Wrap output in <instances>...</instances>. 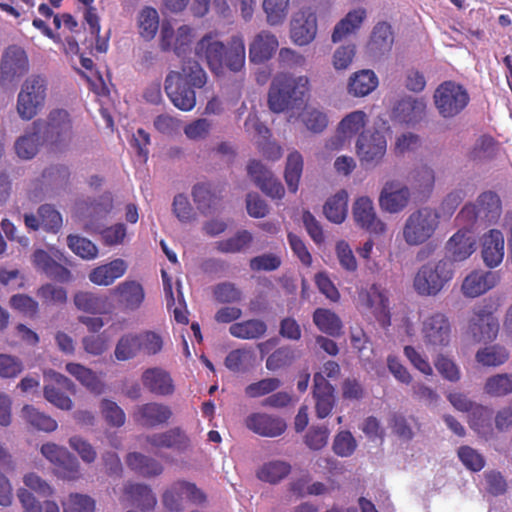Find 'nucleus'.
<instances>
[{
	"label": "nucleus",
	"instance_id": "f257e3e1",
	"mask_svg": "<svg viewBox=\"0 0 512 512\" xmlns=\"http://www.w3.org/2000/svg\"><path fill=\"white\" fill-rule=\"evenodd\" d=\"M195 52L197 56L205 58L210 70L217 75L224 68L239 72L245 65L246 49L240 34L233 35L227 46L215 40L211 33L206 34L197 42Z\"/></svg>",
	"mask_w": 512,
	"mask_h": 512
},
{
	"label": "nucleus",
	"instance_id": "f03ea898",
	"mask_svg": "<svg viewBox=\"0 0 512 512\" xmlns=\"http://www.w3.org/2000/svg\"><path fill=\"white\" fill-rule=\"evenodd\" d=\"M207 81L206 73L195 60L183 63L181 72L170 71L165 79V92L175 107L190 111L196 105L195 88H202Z\"/></svg>",
	"mask_w": 512,
	"mask_h": 512
},
{
	"label": "nucleus",
	"instance_id": "7ed1b4c3",
	"mask_svg": "<svg viewBox=\"0 0 512 512\" xmlns=\"http://www.w3.org/2000/svg\"><path fill=\"white\" fill-rule=\"evenodd\" d=\"M309 91L310 81L307 76L279 73L271 82L268 106L275 113H281L288 109H299L305 104Z\"/></svg>",
	"mask_w": 512,
	"mask_h": 512
},
{
	"label": "nucleus",
	"instance_id": "20e7f679",
	"mask_svg": "<svg viewBox=\"0 0 512 512\" xmlns=\"http://www.w3.org/2000/svg\"><path fill=\"white\" fill-rule=\"evenodd\" d=\"M452 262L442 259L423 264L413 278V288L422 297H435L453 279Z\"/></svg>",
	"mask_w": 512,
	"mask_h": 512
},
{
	"label": "nucleus",
	"instance_id": "39448f33",
	"mask_svg": "<svg viewBox=\"0 0 512 512\" xmlns=\"http://www.w3.org/2000/svg\"><path fill=\"white\" fill-rule=\"evenodd\" d=\"M42 143L51 151H62L73 139V126L69 113L64 109L52 110L45 122L41 121Z\"/></svg>",
	"mask_w": 512,
	"mask_h": 512
},
{
	"label": "nucleus",
	"instance_id": "423d86ee",
	"mask_svg": "<svg viewBox=\"0 0 512 512\" xmlns=\"http://www.w3.org/2000/svg\"><path fill=\"white\" fill-rule=\"evenodd\" d=\"M439 226V214L428 207L412 212L406 219L402 235L409 246H420L427 242Z\"/></svg>",
	"mask_w": 512,
	"mask_h": 512
},
{
	"label": "nucleus",
	"instance_id": "0eeeda50",
	"mask_svg": "<svg viewBox=\"0 0 512 512\" xmlns=\"http://www.w3.org/2000/svg\"><path fill=\"white\" fill-rule=\"evenodd\" d=\"M47 81L40 75L29 76L22 84L17 98V112L21 119H33L44 107Z\"/></svg>",
	"mask_w": 512,
	"mask_h": 512
},
{
	"label": "nucleus",
	"instance_id": "6e6552de",
	"mask_svg": "<svg viewBox=\"0 0 512 512\" xmlns=\"http://www.w3.org/2000/svg\"><path fill=\"white\" fill-rule=\"evenodd\" d=\"M434 102L443 118H453L467 107L470 96L461 84L445 81L436 88Z\"/></svg>",
	"mask_w": 512,
	"mask_h": 512
},
{
	"label": "nucleus",
	"instance_id": "1a4fd4ad",
	"mask_svg": "<svg viewBox=\"0 0 512 512\" xmlns=\"http://www.w3.org/2000/svg\"><path fill=\"white\" fill-rule=\"evenodd\" d=\"M420 333L427 347L442 349L450 345L452 323L447 314L436 311L424 317Z\"/></svg>",
	"mask_w": 512,
	"mask_h": 512
},
{
	"label": "nucleus",
	"instance_id": "9d476101",
	"mask_svg": "<svg viewBox=\"0 0 512 512\" xmlns=\"http://www.w3.org/2000/svg\"><path fill=\"white\" fill-rule=\"evenodd\" d=\"M387 150V141L383 132L374 129L364 130L358 136L356 153L362 164H378Z\"/></svg>",
	"mask_w": 512,
	"mask_h": 512
},
{
	"label": "nucleus",
	"instance_id": "9b49d317",
	"mask_svg": "<svg viewBox=\"0 0 512 512\" xmlns=\"http://www.w3.org/2000/svg\"><path fill=\"white\" fill-rule=\"evenodd\" d=\"M42 455L56 468L63 478L74 480L80 475V464L66 448L55 443H45L41 447Z\"/></svg>",
	"mask_w": 512,
	"mask_h": 512
},
{
	"label": "nucleus",
	"instance_id": "f8f14e48",
	"mask_svg": "<svg viewBox=\"0 0 512 512\" xmlns=\"http://www.w3.org/2000/svg\"><path fill=\"white\" fill-rule=\"evenodd\" d=\"M353 218L358 227L373 235H383L386 224L377 216L372 200L367 196L356 199L352 210Z\"/></svg>",
	"mask_w": 512,
	"mask_h": 512
},
{
	"label": "nucleus",
	"instance_id": "ddd939ff",
	"mask_svg": "<svg viewBox=\"0 0 512 512\" xmlns=\"http://www.w3.org/2000/svg\"><path fill=\"white\" fill-rule=\"evenodd\" d=\"M498 331V320L487 307H479L474 310L469 321V333L474 342H492L496 339Z\"/></svg>",
	"mask_w": 512,
	"mask_h": 512
},
{
	"label": "nucleus",
	"instance_id": "4468645a",
	"mask_svg": "<svg viewBox=\"0 0 512 512\" xmlns=\"http://www.w3.org/2000/svg\"><path fill=\"white\" fill-rule=\"evenodd\" d=\"M291 39L299 46L311 43L317 34V16L311 8H303L297 12L290 29Z\"/></svg>",
	"mask_w": 512,
	"mask_h": 512
},
{
	"label": "nucleus",
	"instance_id": "2eb2a0df",
	"mask_svg": "<svg viewBox=\"0 0 512 512\" xmlns=\"http://www.w3.org/2000/svg\"><path fill=\"white\" fill-rule=\"evenodd\" d=\"M29 70V61L25 50L17 45H11L3 53L0 73L5 81H13L22 77Z\"/></svg>",
	"mask_w": 512,
	"mask_h": 512
},
{
	"label": "nucleus",
	"instance_id": "dca6fc26",
	"mask_svg": "<svg viewBox=\"0 0 512 512\" xmlns=\"http://www.w3.org/2000/svg\"><path fill=\"white\" fill-rule=\"evenodd\" d=\"M171 416L172 411L167 405L149 402L137 406L133 419L143 427L154 428L167 423Z\"/></svg>",
	"mask_w": 512,
	"mask_h": 512
},
{
	"label": "nucleus",
	"instance_id": "f3484780",
	"mask_svg": "<svg viewBox=\"0 0 512 512\" xmlns=\"http://www.w3.org/2000/svg\"><path fill=\"white\" fill-rule=\"evenodd\" d=\"M504 236L498 229H491L481 238V256L489 268L498 267L504 258Z\"/></svg>",
	"mask_w": 512,
	"mask_h": 512
},
{
	"label": "nucleus",
	"instance_id": "a211bd4d",
	"mask_svg": "<svg viewBox=\"0 0 512 512\" xmlns=\"http://www.w3.org/2000/svg\"><path fill=\"white\" fill-rule=\"evenodd\" d=\"M112 294L119 307L130 311L140 308L145 299L143 286L135 280L121 282L113 289Z\"/></svg>",
	"mask_w": 512,
	"mask_h": 512
},
{
	"label": "nucleus",
	"instance_id": "6ab92c4d",
	"mask_svg": "<svg viewBox=\"0 0 512 512\" xmlns=\"http://www.w3.org/2000/svg\"><path fill=\"white\" fill-rule=\"evenodd\" d=\"M409 200V189L395 181H390L384 185L381 191L379 205L384 211L398 213L408 205Z\"/></svg>",
	"mask_w": 512,
	"mask_h": 512
},
{
	"label": "nucleus",
	"instance_id": "aec40b11",
	"mask_svg": "<svg viewBox=\"0 0 512 512\" xmlns=\"http://www.w3.org/2000/svg\"><path fill=\"white\" fill-rule=\"evenodd\" d=\"M313 381L316 415L323 419L331 413L335 406L334 387L321 373H315Z\"/></svg>",
	"mask_w": 512,
	"mask_h": 512
},
{
	"label": "nucleus",
	"instance_id": "412c9836",
	"mask_svg": "<svg viewBox=\"0 0 512 512\" xmlns=\"http://www.w3.org/2000/svg\"><path fill=\"white\" fill-rule=\"evenodd\" d=\"M246 427L264 437H277L286 430V423L280 417L266 413H253L245 420Z\"/></svg>",
	"mask_w": 512,
	"mask_h": 512
},
{
	"label": "nucleus",
	"instance_id": "4be33fe9",
	"mask_svg": "<svg viewBox=\"0 0 512 512\" xmlns=\"http://www.w3.org/2000/svg\"><path fill=\"white\" fill-rule=\"evenodd\" d=\"M498 282L499 276L495 272L472 271L464 278L461 291L466 297L475 298L495 287Z\"/></svg>",
	"mask_w": 512,
	"mask_h": 512
},
{
	"label": "nucleus",
	"instance_id": "5701e85b",
	"mask_svg": "<svg viewBox=\"0 0 512 512\" xmlns=\"http://www.w3.org/2000/svg\"><path fill=\"white\" fill-rule=\"evenodd\" d=\"M278 46L277 37L270 31L262 30L249 44V59L252 63L262 64L272 58Z\"/></svg>",
	"mask_w": 512,
	"mask_h": 512
},
{
	"label": "nucleus",
	"instance_id": "b1692460",
	"mask_svg": "<svg viewBox=\"0 0 512 512\" xmlns=\"http://www.w3.org/2000/svg\"><path fill=\"white\" fill-rule=\"evenodd\" d=\"M143 386L157 396H169L174 393L175 386L171 375L159 367L146 369L141 376Z\"/></svg>",
	"mask_w": 512,
	"mask_h": 512
},
{
	"label": "nucleus",
	"instance_id": "393cba45",
	"mask_svg": "<svg viewBox=\"0 0 512 512\" xmlns=\"http://www.w3.org/2000/svg\"><path fill=\"white\" fill-rule=\"evenodd\" d=\"M55 384H48L44 387L45 399L61 410H71L73 402L68 395H66L62 388L74 392L73 382L66 376L55 373Z\"/></svg>",
	"mask_w": 512,
	"mask_h": 512
},
{
	"label": "nucleus",
	"instance_id": "a878e982",
	"mask_svg": "<svg viewBox=\"0 0 512 512\" xmlns=\"http://www.w3.org/2000/svg\"><path fill=\"white\" fill-rule=\"evenodd\" d=\"M32 258L34 266L45 273L47 277L61 283H67L72 279L71 272L56 262L45 250L34 251Z\"/></svg>",
	"mask_w": 512,
	"mask_h": 512
},
{
	"label": "nucleus",
	"instance_id": "bb28decb",
	"mask_svg": "<svg viewBox=\"0 0 512 512\" xmlns=\"http://www.w3.org/2000/svg\"><path fill=\"white\" fill-rule=\"evenodd\" d=\"M128 265L121 258L94 268L89 274V280L99 286H109L121 278L127 271Z\"/></svg>",
	"mask_w": 512,
	"mask_h": 512
},
{
	"label": "nucleus",
	"instance_id": "cd10ccee",
	"mask_svg": "<svg viewBox=\"0 0 512 512\" xmlns=\"http://www.w3.org/2000/svg\"><path fill=\"white\" fill-rule=\"evenodd\" d=\"M125 500L142 511L154 509L157 500L151 488L145 484L129 483L124 487Z\"/></svg>",
	"mask_w": 512,
	"mask_h": 512
},
{
	"label": "nucleus",
	"instance_id": "c85d7f7f",
	"mask_svg": "<svg viewBox=\"0 0 512 512\" xmlns=\"http://www.w3.org/2000/svg\"><path fill=\"white\" fill-rule=\"evenodd\" d=\"M394 43V34L392 27L387 22H378L370 36L368 42L369 51L378 56L390 52Z\"/></svg>",
	"mask_w": 512,
	"mask_h": 512
},
{
	"label": "nucleus",
	"instance_id": "c756f323",
	"mask_svg": "<svg viewBox=\"0 0 512 512\" xmlns=\"http://www.w3.org/2000/svg\"><path fill=\"white\" fill-rule=\"evenodd\" d=\"M480 220L488 224L495 223L502 213L501 199L496 192L484 191L476 201Z\"/></svg>",
	"mask_w": 512,
	"mask_h": 512
},
{
	"label": "nucleus",
	"instance_id": "7c9ffc66",
	"mask_svg": "<svg viewBox=\"0 0 512 512\" xmlns=\"http://www.w3.org/2000/svg\"><path fill=\"white\" fill-rule=\"evenodd\" d=\"M148 444L155 448L182 450L188 446L189 439L178 427L162 433H155L146 437Z\"/></svg>",
	"mask_w": 512,
	"mask_h": 512
},
{
	"label": "nucleus",
	"instance_id": "2f4dec72",
	"mask_svg": "<svg viewBox=\"0 0 512 512\" xmlns=\"http://www.w3.org/2000/svg\"><path fill=\"white\" fill-rule=\"evenodd\" d=\"M426 104L412 97L401 99L394 108L395 118L402 123L414 124L425 115Z\"/></svg>",
	"mask_w": 512,
	"mask_h": 512
},
{
	"label": "nucleus",
	"instance_id": "473e14b6",
	"mask_svg": "<svg viewBox=\"0 0 512 512\" xmlns=\"http://www.w3.org/2000/svg\"><path fill=\"white\" fill-rule=\"evenodd\" d=\"M125 462L129 469L143 477H155L163 472L159 461L139 452L128 453Z\"/></svg>",
	"mask_w": 512,
	"mask_h": 512
},
{
	"label": "nucleus",
	"instance_id": "72a5a7b5",
	"mask_svg": "<svg viewBox=\"0 0 512 512\" xmlns=\"http://www.w3.org/2000/svg\"><path fill=\"white\" fill-rule=\"evenodd\" d=\"M378 86V77L374 71L363 69L353 73L349 78L348 92L355 97H364Z\"/></svg>",
	"mask_w": 512,
	"mask_h": 512
},
{
	"label": "nucleus",
	"instance_id": "f704fd0d",
	"mask_svg": "<svg viewBox=\"0 0 512 512\" xmlns=\"http://www.w3.org/2000/svg\"><path fill=\"white\" fill-rule=\"evenodd\" d=\"M365 18L366 10L364 8L349 11L346 16L335 25L331 36L332 42H340L346 36L356 32L361 27Z\"/></svg>",
	"mask_w": 512,
	"mask_h": 512
},
{
	"label": "nucleus",
	"instance_id": "c9c22d12",
	"mask_svg": "<svg viewBox=\"0 0 512 512\" xmlns=\"http://www.w3.org/2000/svg\"><path fill=\"white\" fill-rule=\"evenodd\" d=\"M474 240L468 231H457L447 242L446 249L453 261H463L474 252Z\"/></svg>",
	"mask_w": 512,
	"mask_h": 512
},
{
	"label": "nucleus",
	"instance_id": "e433bc0d",
	"mask_svg": "<svg viewBox=\"0 0 512 512\" xmlns=\"http://www.w3.org/2000/svg\"><path fill=\"white\" fill-rule=\"evenodd\" d=\"M313 323L323 333L339 337L342 334L343 324L340 317L330 309L317 308L313 312Z\"/></svg>",
	"mask_w": 512,
	"mask_h": 512
},
{
	"label": "nucleus",
	"instance_id": "4c0bfd02",
	"mask_svg": "<svg viewBox=\"0 0 512 512\" xmlns=\"http://www.w3.org/2000/svg\"><path fill=\"white\" fill-rule=\"evenodd\" d=\"M21 414L25 422L38 431L50 433L55 431L58 427L55 419L39 411L32 405H24Z\"/></svg>",
	"mask_w": 512,
	"mask_h": 512
},
{
	"label": "nucleus",
	"instance_id": "58836bf2",
	"mask_svg": "<svg viewBox=\"0 0 512 512\" xmlns=\"http://www.w3.org/2000/svg\"><path fill=\"white\" fill-rule=\"evenodd\" d=\"M267 331V325L260 319H249L237 322L229 327L230 334L239 339H259Z\"/></svg>",
	"mask_w": 512,
	"mask_h": 512
},
{
	"label": "nucleus",
	"instance_id": "ea45409f",
	"mask_svg": "<svg viewBox=\"0 0 512 512\" xmlns=\"http://www.w3.org/2000/svg\"><path fill=\"white\" fill-rule=\"evenodd\" d=\"M33 125L37 130L31 134L20 137L15 143V150L20 158H33L37 154L39 146L43 144L40 128L41 120L35 121Z\"/></svg>",
	"mask_w": 512,
	"mask_h": 512
},
{
	"label": "nucleus",
	"instance_id": "a19ab883",
	"mask_svg": "<svg viewBox=\"0 0 512 512\" xmlns=\"http://www.w3.org/2000/svg\"><path fill=\"white\" fill-rule=\"evenodd\" d=\"M253 242V236L248 230H239L230 238L217 241L215 248L225 254L244 252Z\"/></svg>",
	"mask_w": 512,
	"mask_h": 512
},
{
	"label": "nucleus",
	"instance_id": "79ce46f5",
	"mask_svg": "<svg viewBox=\"0 0 512 512\" xmlns=\"http://www.w3.org/2000/svg\"><path fill=\"white\" fill-rule=\"evenodd\" d=\"M509 351L501 345L486 346L476 352V361L485 367H498L509 359Z\"/></svg>",
	"mask_w": 512,
	"mask_h": 512
},
{
	"label": "nucleus",
	"instance_id": "37998d69",
	"mask_svg": "<svg viewBox=\"0 0 512 512\" xmlns=\"http://www.w3.org/2000/svg\"><path fill=\"white\" fill-rule=\"evenodd\" d=\"M66 370L90 391L97 394L102 392L103 384L91 369L78 363H68Z\"/></svg>",
	"mask_w": 512,
	"mask_h": 512
},
{
	"label": "nucleus",
	"instance_id": "c03bdc74",
	"mask_svg": "<svg viewBox=\"0 0 512 512\" xmlns=\"http://www.w3.org/2000/svg\"><path fill=\"white\" fill-rule=\"evenodd\" d=\"M303 171V158L298 151L291 152L287 157L285 167V181L290 192L295 193L298 190V184Z\"/></svg>",
	"mask_w": 512,
	"mask_h": 512
},
{
	"label": "nucleus",
	"instance_id": "a18cd8bd",
	"mask_svg": "<svg viewBox=\"0 0 512 512\" xmlns=\"http://www.w3.org/2000/svg\"><path fill=\"white\" fill-rule=\"evenodd\" d=\"M367 121V115L360 110L353 111L346 115L338 126V133L341 141L351 138L364 128Z\"/></svg>",
	"mask_w": 512,
	"mask_h": 512
},
{
	"label": "nucleus",
	"instance_id": "49530a36",
	"mask_svg": "<svg viewBox=\"0 0 512 512\" xmlns=\"http://www.w3.org/2000/svg\"><path fill=\"white\" fill-rule=\"evenodd\" d=\"M140 352V343L137 333H127L118 340L114 355L119 361L135 358Z\"/></svg>",
	"mask_w": 512,
	"mask_h": 512
},
{
	"label": "nucleus",
	"instance_id": "de8ad7c7",
	"mask_svg": "<svg viewBox=\"0 0 512 512\" xmlns=\"http://www.w3.org/2000/svg\"><path fill=\"white\" fill-rule=\"evenodd\" d=\"M291 471V466L285 461H270L265 463L257 472V477L272 484L284 479Z\"/></svg>",
	"mask_w": 512,
	"mask_h": 512
},
{
	"label": "nucleus",
	"instance_id": "09e8293b",
	"mask_svg": "<svg viewBox=\"0 0 512 512\" xmlns=\"http://www.w3.org/2000/svg\"><path fill=\"white\" fill-rule=\"evenodd\" d=\"M324 214L333 223H342L347 214V194L345 191L329 198L324 205Z\"/></svg>",
	"mask_w": 512,
	"mask_h": 512
},
{
	"label": "nucleus",
	"instance_id": "8fccbe9b",
	"mask_svg": "<svg viewBox=\"0 0 512 512\" xmlns=\"http://www.w3.org/2000/svg\"><path fill=\"white\" fill-rule=\"evenodd\" d=\"M139 33L145 40L150 41L156 35L159 27V15L155 8L145 7L138 16Z\"/></svg>",
	"mask_w": 512,
	"mask_h": 512
},
{
	"label": "nucleus",
	"instance_id": "3c124183",
	"mask_svg": "<svg viewBox=\"0 0 512 512\" xmlns=\"http://www.w3.org/2000/svg\"><path fill=\"white\" fill-rule=\"evenodd\" d=\"M297 357V351L291 346L279 347L266 359V368L270 371L287 368L293 364Z\"/></svg>",
	"mask_w": 512,
	"mask_h": 512
},
{
	"label": "nucleus",
	"instance_id": "603ef678",
	"mask_svg": "<svg viewBox=\"0 0 512 512\" xmlns=\"http://www.w3.org/2000/svg\"><path fill=\"white\" fill-rule=\"evenodd\" d=\"M484 392L492 397H502L512 393V374L502 373L487 378Z\"/></svg>",
	"mask_w": 512,
	"mask_h": 512
},
{
	"label": "nucleus",
	"instance_id": "864d4df0",
	"mask_svg": "<svg viewBox=\"0 0 512 512\" xmlns=\"http://www.w3.org/2000/svg\"><path fill=\"white\" fill-rule=\"evenodd\" d=\"M43 305L58 306L67 302V291L61 286L46 283L40 286L36 293Z\"/></svg>",
	"mask_w": 512,
	"mask_h": 512
},
{
	"label": "nucleus",
	"instance_id": "5fc2aeb1",
	"mask_svg": "<svg viewBox=\"0 0 512 512\" xmlns=\"http://www.w3.org/2000/svg\"><path fill=\"white\" fill-rule=\"evenodd\" d=\"M192 197L198 210L207 214L217 201L216 195L212 192L210 184L198 183L192 189Z\"/></svg>",
	"mask_w": 512,
	"mask_h": 512
},
{
	"label": "nucleus",
	"instance_id": "6e6d98bb",
	"mask_svg": "<svg viewBox=\"0 0 512 512\" xmlns=\"http://www.w3.org/2000/svg\"><path fill=\"white\" fill-rule=\"evenodd\" d=\"M67 245L73 253L85 260H93L98 256L97 246L89 239L79 235H69Z\"/></svg>",
	"mask_w": 512,
	"mask_h": 512
},
{
	"label": "nucleus",
	"instance_id": "4d7b16f0",
	"mask_svg": "<svg viewBox=\"0 0 512 512\" xmlns=\"http://www.w3.org/2000/svg\"><path fill=\"white\" fill-rule=\"evenodd\" d=\"M184 499H186L182 480L174 482L162 496V502L166 509L171 512L184 510Z\"/></svg>",
	"mask_w": 512,
	"mask_h": 512
},
{
	"label": "nucleus",
	"instance_id": "13d9d810",
	"mask_svg": "<svg viewBox=\"0 0 512 512\" xmlns=\"http://www.w3.org/2000/svg\"><path fill=\"white\" fill-rule=\"evenodd\" d=\"M212 292L215 300L221 304L240 303L243 298L241 289L229 281L218 283L213 287Z\"/></svg>",
	"mask_w": 512,
	"mask_h": 512
},
{
	"label": "nucleus",
	"instance_id": "bf43d9fd",
	"mask_svg": "<svg viewBox=\"0 0 512 512\" xmlns=\"http://www.w3.org/2000/svg\"><path fill=\"white\" fill-rule=\"evenodd\" d=\"M289 0H264L263 9L271 26L282 24L288 14Z\"/></svg>",
	"mask_w": 512,
	"mask_h": 512
},
{
	"label": "nucleus",
	"instance_id": "052dcab7",
	"mask_svg": "<svg viewBox=\"0 0 512 512\" xmlns=\"http://www.w3.org/2000/svg\"><path fill=\"white\" fill-rule=\"evenodd\" d=\"M359 297L366 307L387 314L388 298L377 284H372L366 291H361Z\"/></svg>",
	"mask_w": 512,
	"mask_h": 512
},
{
	"label": "nucleus",
	"instance_id": "680f3d73",
	"mask_svg": "<svg viewBox=\"0 0 512 512\" xmlns=\"http://www.w3.org/2000/svg\"><path fill=\"white\" fill-rule=\"evenodd\" d=\"M38 216L45 231L56 233L62 226L61 214L49 204L39 207Z\"/></svg>",
	"mask_w": 512,
	"mask_h": 512
},
{
	"label": "nucleus",
	"instance_id": "e2e57ef3",
	"mask_svg": "<svg viewBox=\"0 0 512 512\" xmlns=\"http://www.w3.org/2000/svg\"><path fill=\"white\" fill-rule=\"evenodd\" d=\"M252 359L253 353L249 350H232L225 358V366L233 372L245 371Z\"/></svg>",
	"mask_w": 512,
	"mask_h": 512
},
{
	"label": "nucleus",
	"instance_id": "0e129e2a",
	"mask_svg": "<svg viewBox=\"0 0 512 512\" xmlns=\"http://www.w3.org/2000/svg\"><path fill=\"white\" fill-rule=\"evenodd\" d=\"M95 501L88 495L72 493L63 503V512H94Z\"/></svg>",
	"mask_w": 512,
	"mask_h": 512
},
{
	"label": "nucleus",
	"instance_id": "69168bd1",
	"mask_svg": "<svg viewBox=\"0 0 512 512\" xmlns=\"http://www.w3.org/2000/svg\"><path fill=\"white\" fill-rule=\"evenodd\" d=\"M435 368L439 374L450 382H457L460 380L461 373L457 364L448 356L438 354L434 361Z\"/></svg>",
	"mask_w": 512,
	"mask_h": 512
},
{
	"label": "nucleus",
	"instance_id": "338daca9",
	"mask_svg": "<svg viewBox=\"0 0 512 512\" xmlns=\"http://www.w3.org/2000/svg\"><path fill=\"white\" fill-rule=\"evenodd\" d=\"M101 412L106 422L113 427H121L125 423V413L114 401L103 399L101 402Z\"/></svg>",
	"mask_w": 512,
	"mask_h": 512
},
{
	"label": "nucleus",
	"instance_id": "774afa93",
	"mask_svg": "<svg viewBox=\"0 0 512 512\" xmlns=\"http://www.w3.org/2000/svg\"><path fill=\"white\" fill-rule=\"evenodd\" d=\"M140 352L152 356L161 352L163 348L162 337L154 331H144L138 334Z\"/></svg>",
	"mask_w": 512,
	"mask_h": 512
}]
</instances>
